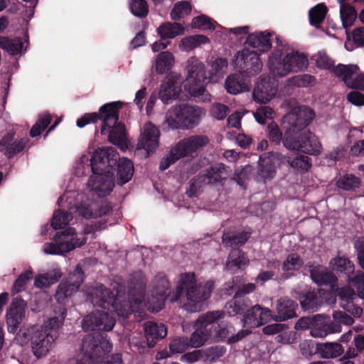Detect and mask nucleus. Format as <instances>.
<instances>
[{
    "label": "nucleus",
    "instance_id": "1",
    "mask_svg": "<svg viewBox=\"0 0 364 364\" xmlns=\"http://www.w3.org/2000/svg\"><path fill=\"white\" fill-rule=\"evenodd\" d=\"M141 275V273H139ZM145 287L144 278L140 276L139 282L129 292V303L125 301L122 304L123 295L117 290V297L112 292L102 285L95 286L89 293V299L94 306L101 307L102 310H96L86 316L82 322V328L85 331H111L115 325V319L108 311L123 318H127L131 313L136 312L146 306L152 312H158L164 306L165 299L170 296L169 282L166 277L160 274L154 281L153 294L147 304L142 301Z\"/></svg>",
    "mask_w": 364,
    "mask_h": 364
},
{
    "label": "nucleus",
    "instance_id": "2",
    "mask_svg": "<svg viewBox=\"0 0 364 364\" xmlns=\"http://www.w3.org/2000/svg\"><path fill=\"white\" fill-rule=\"evenodd\" d=\"M118 159V154L113 147L101 148L96 150L91 160L92 175L87 183V190L97 197L109 195L114 187L112 165Z\"/></svg>",
    "mask_w": 364,
    "mask_h": 364
},
{
    "label": "nucleus",
    "instance_id": "3",
    "mask_svg": "<svg viewBox=\"0 0 364 364\" xmlns=\"http://www.w3.org/2000/svg\"><path fill=\"white\" fill-rule=\"evenodd\" d=\"M123 105L124 103L121 101L107 103L100 108V114L97 112L87 113L78 119L77 126L82 128L101 118L103 120L101 133L108 134L110 142L119 146L122 150H126L128 144L124 126L118 122L119 110Z\"/></svg>",
    "mask_w": 364,
    "mask_h": 364
},
{
    "label": "nucleus",
    "instance_id": "4",
    "mask_svg": "<svg viewBox=\"0 0 364 364\" xmlns=\"http://www.w3.org/2000/svg\"><path fill=\"white\" fill-rule=\"evenodd\" d=\"M213 282L208 281L203 285L196 283L194 273L181 274L176 282V292L171 296V302L178 301L181 307L188 312L201 311L210 297Z\"/></svg>",
    "mask_w": 364,
    "mask_h": 364
},
{
    "label": "nucleus",
    "instance_id": "5",
    "mask_svg": "<svg viewBox=\"0 0 364 364\" xmlns=\"http://www.w3.org/2000/svg\"><path fill=\"white\" fill-rule=\"evenodd\" d=\"M65 203L69 213L57 210L53 213L51 220V226L55 230L61 229L68 225L72 220L71 212L75 210L79 215L86 219L100 217L106 214L109 208L107 206L101 207L89 200L84 194L77 193L72 190H67L65 193L58 200V205H62Z\"/></svg>",
    "mask_w": 364,
    "mask_h": 364
},
{
    "label": "nucleus",
    "instance_id": "6",
    "mask_svg": "<svg viewBox=\"0 0 364 364\" xmlns=\"http://www.w3.org/2000/svg\"><path fill=\"white\" fill-rule=\"evenodd\" d=\"M184 73V90L191 96L200 98L202 101H210V95L205 88L207 78L204 63L196 57L192 56L186 61Z\"/></svg>",
    "mask_w": 364,
    "mask_h": 364
},
{
    "label": "nucleus",
    "instance_id": "7",
    "mask_svg": "<svg viewBox=\"0 0 364 364\" xmlns=\"http://www.w3.org/2000/svg\"><path fill=\"white\" fill-rule=\"evenodd\" d=\"M203 111L188 104L174 105L165 114L163 126L171 129H188L195 127L199 122Z\"/></svg>",
    "mask_w": 364,
    "mask_h": 364
},
{
    "label": "nucleus",
    "instance_id": "8",
    "mask_svg": "<svg viewBox=\"0 0 364 364\" xmlns=\"http://www.w3.org/2000/svg\"><path fill=\"white\" fill-rule=\"evenodd\" d=\"M112 344L101 335L87 334L82 341L75 356L76 364H95L105 352H109Z\"/></svg>",
    "mask_w": 364,
    "mask_h": 364
},
{
    "label": "nucleus",
    "instance_id": "9",
    "mask_svg": "<svg viewBox=\"0 0 364 364\" xmlns=\"http://www.w3.org/2000/svg\"><path fill=\"white\" fill-rule=\"evenodd\" d=\"M86 242V238L76 232L73 228L56 233L53 242L44 244L43 250L48 255H63L74 249L79 247Z\"/></svg>",
    "mask_w": 364,
    "mask_h": 364
},
{
    "label": "nucleus",
    "instance_id": "10",
    "mask_svg": "<svg viewBox=\"0 0 364 364\" xmlns=\"http://www.w3.org/2000/svg\"><path fill=\"white\" fill-rule=\"evenodd\" d=\"M283 144L289 150H298L311 155L318 154L322 151L318 138L309 130H303L295 134H291L289 129L285 132Z\"/></svg>",
    "mask_w": 364,
    "mask_h": 364
},
{
    "label": "nucleus",
    "instance_id": "11",
    "mask_svg": "<svg viewBox=\"0 0 364 364\" xmlns=\"http://www.w3.org/2000/svg\"><path fill=\"white\" fill-rule=\"evenodd\" d=\"M232 65L241 74L254 76L262 71L263 63L256 51L244 48L235 53Z\"/></svg>",
    "mask_w": 364,
    "mask_h": 364
},
{
    "label": "nucleus",
    "instance_id": "12",
    "mask_svg": "<svg viewBox=\"0 0 364 364\" xmlns=\"http://www.w3.org/2000/svg\"><path fill=\"white\" fill-rule=\"evenodd\" d=\"M315 118L314 110L306 106H296L286 114L282 120V126L286 131L289 129L291 134L301 132L302 129L309 125Z\"/></svg>",
    "mask_w": 364,
    "mask_h": 364
},
{
    "label": "nucleus",
    "instance_id": "13",
    "mask_svg": "<svg viewBox=\"0 0 364 364\" xmlns=\"http://www.w3.org/2000/svg\"><path fill=\"white\" fill-rule=\"evenodd\" d=\"M329 266L332 270L343 273L348 277V282L357 289L358 296L364 299V273L357 272L354 277H350L355 269L354 264L346 257L338 256L333 258Z\"/></svg>",
    "mask_w": 364,
    "mask_h": 364
},
{
    "label": "nucleus",
    "instance_id": "14",
    "mask_svg": "<svg viewBox=\"0 0 364 364\" xmlns=\"http://www.w3.org/2000/svg\"><path fill=\"white\" fill-rule=\"evenodd\" d=\"M288 46L281 44L274 48L268 55L267 67L274 77H285L289 75Z\"/></svg>",
    "mask_w": 364,
    "mask_h": 364
},
{
    "label": "nucleus",
    "instance_id": "15",
    "mask_svg": "<svg viewBox=\"0 0 364 364\" xmlns=\"http://www.w3.org/2000/svg\"><path fill=\"white\" fill-rule=\"evenodd\" d=\"M223 311H210L200 316L196 322V331L192 333L189 343L191 348H199L204 345L208 338L205 328L212 323L223 318Z\"/></svg>",
    "mask_w": 364,
    "mask_h": 364
},
{
    "label": "nucleus",
    "instance_id": "16",
    "mask_svg": "<svg viewBox=\"0 0 364 364\" xmlns=\"http://www.w3.org/2000/svg\"><path fill=\"white\" fill-rule=\"evenodd\" d=\"M179 74H171L163 80L159 86L158 96L164 104L181 100L185 95L182 90Z\"/></svg>",
    "mask_w": 364,
    "mask_h": 364
},
{
    "label": "nucleus",
    "instance_id": "17",
    "mask_svg": "<svg viewBox=\"0 0 364 364\" xmlns=\"http://www.w3.org/2000/svg\"><path fill=\"white\" fill-rule=\"evenodd\" d=\"M83 282V273L79 267L70 274L66 280L60 283L55 292V299L59 304H64L79 289Z\"/></svg>",
    "mask_w": 364,
    "mask_h": 364
},
{
    "label": "nucleus",
    "instance_id": "18",
    "mask_svg": "<svg viewBox=\"0 0 364 364\" xmlns=\"http://www.w3.org/2000/svg\"><path fill=\"white\" fill-rule=\"evenodd\" d=\"M296 294L297 292L294 291L293 296L299 300L301 307L306 311L313 312L317 311L318 307L323 304V301L328 304H334L336 302V299L331 293L321 289L317 291H308L305 294L299 296Z\"/></svg>",
    "mask_w": 364,
    "mask_h": 364
},
{
    "label": "nucleus",
    "instance_id": "19",
    "mask_svg": "<svg viewBox=\"0 0 364 364\" xmlns=\"http://www.w3.org/2000/svg\"><path fill=\"white\" fill-rule=\"evenodd\" d=\"M333 72L341 77L348 87L364 90V73H360L357 65L340 64L333 69Z\"/></svg>",
    "mask_w": 364,
    "mask_h": 364
},
{
    "label": "nucleus",
    "instance_id": "20",
    "mask_svg": "<svg viewBox=\"0 0 364 364\" xmlns=\"http://www.w3.org/2000/svg\"><path fill=\"white\" fill-rule=\"evenodd\" d=\"M56 335L48 332V329H36L31 337V348L34 355L38 358L46 356L52 349Z\"/></svg>",
    "mask_w": 364,
    "mask_h": 364
},
{
    "label": "nucleus",
    "instance_id": "21",
    "mask_svg": "<svg viewBox=\"0 0 364 364\" xmlns=\"http://www.w3.org/2000/svg\"><path fill=\"white\" fill-rule=\"evenodd\" d=\"M160 132L152 123L147 122L143 127L137 144V150H144V156L148 157L159 146Z\"/></svg>",
    "mask_w": 364,
    "mask_h": 364
},
{
    "label": "nucleus",
    "instance_id": "22",
    "mask_svg": "<svg viewBox=\"0 0 364 364\" xmlns=\"http://www.w3.org/2000/svg\"><path fill=\"white\" fill-rule=\"evenodd\" d=\"M277 92V81L269 76H261L256 82L252 95L255 102L266 104L276 96Z\"/></svg>",
    "mask_w": 364,
    "mask_h": 364
},
{
    "label": "nucleus",
    "instance_id": "23",
    "mask_svg": "<svg viewBox=\"0 0 364 364\" xmlns=\"http://www.w3.org/2000/svg\"><path fill=\"white\" fill-rule=\"evenodd\" d=\"M27 304L19 298L12 300L6 311V323L9 333H15L21 323L26 314Z\"/></svg>",
    "mask_w": 364,
    "mask_h": 364
},
{
    "label": "nucleus",
    "instance_id": "24",
    "mask_svg": "<svg viewBox=\"0 0 364 364\" xmlns=\"http://www.w3.org/2000/svg\"><path fill=\"white\" fill-rule=\"evenodd\" d=\"M226 177L225 167L223 164H220L218 166L211 168L208 173L205 176H202L198 180L190 183L189 188L187 190L186 193L190 196H196L200 188V182L204 183H215Z\"/></svg>",
    "mask_w": 364,
    "mask_h": 364
},
{
    "label": "nucleus",
    "instance_id": "25",
    "mask_svg": "<svg viewBox=\"0 0 364 364\" xmlns=\"http://www.w3.org/2000/svg\"><path fill=\"white\" fill-rule=\"evenodd\" d=\"M271 320H272V314L270 309L255 305L247 311L242 321L245 328H255Z\"/></svg>",
    "mask_w": 364,
    "mask_h": 364
},
{
    "label": "nucleus",
    "instance_id": "26",
    "mask_svg": "<svg viewBox=\"0 0 364 364\" xmlns=\"http://www.w3.org/2000/svg\"><path fill=\"white\" fill-rule=\"evenodd\" d=\"M209 140L205 136H192L178 142L173 147V152L178 156L182 158L198 150L208 143Z\"/></svg>",
    "mask_w": 364,
    "mask_h": 364
},
{
    "label": "nucleus",
    "instance_id": "27",
    "mask_svg": "<svg viewBox=\"0 0 364 364\" xmlns=\"http://www.w3.org/2000/svg\"><path fill=\"white\" fill-rule=\"evenodd\" d=\"M280 154L278 153L265 154L259 161V175L264 181L272 178L279 164Z\"/></svg>",
    "mask_w": 364,
    "mask_h": 364
},
{
    "label": "nucleus",
    "instance_id": "28",
    "mask_svg": "<svg viewBox=\"0 0 364 364\" xmlns=\"http://www.w3.org/2000/svg\"><path fill=\"white\" fill-rule=\"evenodd\" d=\"M273 35L267 31L254 32L247 37L245 44L262 53H266L272 47L271 38Z\"/></svg>",
    "mask_w": 364,
    "mask_h": 364
},
{
    "label": "nucleus",
    "instance_id": "29",
    "mask_svg": "<svg viewBox=\"0 0 364 364\" xmlns=\"http://www.w3.org/2000/svg\"><path fill=\"white\" fill-rule=\"evenodd\" d=\"M341 299V306L346 311L351 314L354 317L359 318L363 314V309L355 306L352 301L355 297V291L350 287H344L338 291Z\"/></svg>",
    "mask_w": 364,
    "mask_h": 364
},
{
    "label": "nucleus",
    "instance_id": "30",
    "mask_svg": "<svg viewBox=\"0 0 364 364\" xmlns=\"http://www.w3.org/2000/svg\"><path fill=\"white\" fill-rule=\"evenodd\" d=\"M296 307L297 304L288 298L278 299L276 305L277 314L272 315V320L277 322L284 321L295 317Z\"/></svg>",
    "mask_w": 364,
    "mask_h": 364
},
{
    "label": "nucleus",
    "instance_id": "31",
    "mask_svg": "<svg viewBox=\"0 0 364 364\" xmlns=\"http://www.w3.org/2000/svg\"><path fill=\"white\" fill-rule=\"evenodd\" d=\"M28 39L26 37L24 41L19 38L9 39L5 36H0V48L10 55H21L26 50L28 46Z\"/></svg>",
    "mask_w": 364,
    "mask_h": 364
},
{
    "label": "nucleus",
    "instance_id": "32",
    "mask_svg": "<svg viewBox=\"0 0 364 364\" xmlns=\"http://www.w3.org/2000/svg\"><path fill=\"white\" fill-rule=\"evenodd\" d=\"M145 336L148 346H154L156 341L164 338L167 334V328L163 323L146 322L144 323Z\"/></svg>",
    "mask_w": 364,
    "mask_h": 364
},
{
    "label": "nucleus",
    "instance_id": "33",
    "mask_svg": "<svg viewBox=\"0 0 364 364\" xmlns=\"http://www.w3.org/2000/svg\"><path fill=\"white\" fill-rule=\"evenodd\" d=\"M289 74L305 70L309 65L307 57L301 53L292 50L288 46Z\"/></svg>",
    "mask_w": 364,
    "mask_h": 364
},
{
    "label": "nucleus",
    "instance_id": "34",
    "mask_svg": "<svg viewBox=\"0 0 364 364\" xmlns=\"http://www.w3.org/2000/svg\"><path fill=\"white\" fill-rule=\"evenodd\" d=\"M184 27L178 23L165 22L156 29V33L161 40L173 39L184 33Z\"/></svg>",
    "mask_w": 364,
    "mask_h": 364
},
{
    "label": "nucleus",
    "instance_id": "35",
    "mask_svg": "<svg viewBox=\"0 0 364 364\" xmlns=\"http://www.w3.org/2000/svg\"><path fill=\"white\" fill-rule=\"evenodd\" d=\"M311 277L318 285L325 284L333 287L337 282L336 277L322 266H316L311 269Z\"/></svg>",
    "mask_w": 364,
    "mask_h": 364
},
{
    "label": "nucleus",
    "instance_id": "36",
    "mask_svg": "<svg viewBox=\"0 0 364 364\" xmlns=\"http://www.w3.org/2000/svg\"><path fill=\"white\" fill-rule=\"evenodd\" d=\"M14 139V134L11 133L5 136L0 141V146L6 149V155L9 157H13L16 154L21 151L25 147L28 139H21L11 143Z\"/></svg>",
    "mask_w": 364,
    "mask_h": 364
},
{
    "label": "nucleus",
    "instance_id": "37",
    "mask_svg": "<svg viewBox=\"0 0 364 364\" xmlns=\"http://www.w3.org/2000/svg\"><path fill=\"white\" fill-rule=\"evenodd\" d=\"M225 87L227 92L232 95H237L240 92L249 91L250 83L246 80H240V75L235 74L229 75L225 83Z\"/></svg>",
    "mask_w": 364,
    "mask_h": 364
},
{
    "label": "nucleus",
    "instance_id": "38",
    "mask_svg": "<svg viewBox=\"0 0 364 364\" xmlns=\"http://www.w3.org/2000/svg\"><path fill=\"white\" fill-rule=\"evenodd\" d=\"M235 328L232 325H227L217 331L216 336L220 339L228 338L227 343L232 344L238 342L251 333L247 328L240 330L236 334H233Z\"/></svg>",
    "mask_w": 364,
    "mask_h": 364
},
{
    "label": "nucleus",
    "instance_id": "39",
    "mask_svg": "<svg viewBox=\"0 0 364 364\" xmlns=\"http://www.w3.org/2000/svg\"><path fill=\"white\" fill-rule=\"evenodd\" d=\"M134 173V165L132 162L127 158L119 159L117 182L119 185H124L129 182Z\"/></svg>",
    "mask_w": 364,
    "mask_h": 364
},
{
    "label": "nucleus",
    "instance_id": "40",
    "mask_svg": "<svg viewBox=\"0 0 364 364\" xmlns=\"http://www.w3.org/2000/svg\"><path fill=\"white\" fill-rule=\"evenodd\" d=\"M210 43V39L204 35H193L183 38L178 43L181 51L189 52L202 45Z\"/></svg>",
    "mask_w": 364,
    "mask_h": 364
},
{
    "label": "nucleus",
    "instance_id": "41",
    "mask_svg": "<svg viewBox=\"0 0 364 364\" xmlns=\"http://www.w3.org/2000/svg\"><path fill=\"white\" fill-rule=\"evenodd\" d=\"M346 0H338V2L340 4V16L343 28L346 29V33L347 37L349 38L347 28L351 26L357 18V12L352 6L346 4Z\"/></svg>",
    "mask_w": 364,
    "mask_h": 364
},
{
    "label": "nucleus",
    "instance_id": "42",
    "mask_svg": "<svg viewBox=\"0 0 364 364\" xmlns=\"http://www.w3.org/2000/svg\"><path fill=\"white\" fill-rule=\"evenodd\" d=\"M248 262L249 260L240 250L234 249L229 255L226 263V268L230 272H235L246 267Z\"/></svg>",
    "mask_w": 364,
    "mask_h": 364
},
{
    "label": "nucleus",
    "instance_id": "43",
    "mask_svg": "<svg viewBox=\"0 0 364 364\" xmlns=\"http://www.w3.org/2000/svg\"><path fill=\"white\" fill-rule=\"evenodd\" d=\"M175 64V58L169 51H162L156 58L155 69L159 74H164L171 70Z\"/></svg>",
    "mask_w": 364,
    "mask_h": 364
},
{
    "label": "nucleus",
    "instance_id": "44",
    "mask_svg": "<svg viewBox=\"0 0 364 364\" xmlns=\"http://www.w3.org/2000/svg\"><path fill=\"white\" fill-rule=\"evenodd\" d=\"M55 314L58 316L48 318L44 322L40 328L41 330L48 329V332L53 334L55 332L63 323L64 319L67 314V310L65 307H60L58 311L55 310Z\"/></svg>",
    "mask_w": 364,
    "mask_h": 364
},
{
    "label": "nucleus",
    "instance_id": "45",
    "mask_svg": "<svg viewBox=\"0 0 364 364\" xmlns=\"http://www.w3.org/2000/svg\"><path fill=\"white\" fill-rule=\"evenodd\" d=\"M318 353L323 358H334L341 355L344 349L343 346L336 342H329L321 344L317 348Z\"/></svg>",
    "mask_w": 364,
    "mask_h": 364
},
{
    "label": "nucleus",
    "instance_id": "46",
    "mask_svg": "<svg viewBox=\"0 0 364 364\" xmlns=\"http://www.w3.org/2000/svg\"><path fill=\"white\" fill-rule=\"evenodd\" d=\"M314 323H312L310 333L314 338H324L329 334L328 330L327 318L322 315L314 316Z\"/></svg>",
    "mask_w": 364,
    "mask_h": 364
},
{
    "label": "nucleus",
    "instance_id": "47",
    "mask_svg": "<svg viewBox=\"0 0 364 364\" xmlns=\"http://www.w3.org/2000/svg\"><path fill=\"white\" fill-rule=\"evenodd\" d=\"M228 61L224 58H217L210 65L209 70L210 80L211 82H217L222 78L227 71Z\"/></svg>",
    "mask_w": 364,
    "mask_h": 364
},
{
    "label": "nucleus",
    "instance_id": "48",
    "mask_svg": "<svg viewBox=\"0 0 364 364\" xmlns=\"http://www.w3.org/2000/svg\"><path fill=\"white\" fill-rule=\"evenodd\" d=\"M191 27L202 31H209L215 30L218 27L220 28V26L208 16L201 14L192 19Z\"/></svg>",
    "mask_w": 364,
    "mask_h": 364
},
{
    "label": "nucleus",
    "instance_id": "49",
    "mask_svg": "<svg viewBox=\"0 0 364 364\" xmlns=\"http://www.w3.org/2000/svg\"><path fill=\"white\" fill-rule=\"evenodd\" d=\"M250 233L247 232L232 234L226 232L223 235V242L228 247L242 245L247 240Z\"/></svg>",
    "mask_w": 364,
    "mask_h": 364
},
{
    "label": "nucleus",
    "instance_id": "50",
    "mask_svg": "<svg viewBox=\"0 0 364 364\" xmlns=\"http://www.w3.org/2000/svg\"><path fill=\"white\" fill-rule=\"evenodd\" d=\"M92 159L93 156L90 158V152L83 154L75 163L74 174L77 177L83 176L88 171L89 166L91 167V160Z\"/></svg>",
    "mask_w": 364,
    "mask_h": 364
},
{
    "label": "nucleus",
    "instance_id": "51",
    "mask_svg": "<svg viewBox=\"0 0 364 364\" xmlns=\"http://www.w3.org/2000/svg\"><path fill=\"white\" fill-rule=\"evenodd\" d=\"M327 9L323 4H318L310 9L309 12L311 25L318 26L325 18Z\"/></svg>",
    "mask_w": 364,
    "mask_h": 364
},
{
    "label": "nucleus",
    "instance_id": "52",
    "mask_svg": "<svg viewBox=\"0 0 364 364\" xmlns=\"http://www.w3.org/2000/svg\"><path fill=\"white\" fill-rule=\"evenodd\" d=\"M360 183V178L352 174H346L341 176L336 182L337 186L339 188L346 191H351L358 188Z\"/></svg>",
    "mask_w": 364,
    "mask_h": 364
},
{
    "label": "nucleus",
    "instance_id": "53",
    "mask_svg": "<svg viewBox=\"0 0 364 364\" xmlns=\"http://www.w3.org/2000/svg\"><path fill=\"white\" fill-rule=\"evenodd\" d=\"M191 11V6L189 2L186 1L178 2L171 11V18L175 21L181 19L188 15Z\"/></svg>",
    "mask_w": 364,
    "mask_h": 364
},
{
    "label": "nucleus",
    "instance_id": "54",
    "mask_svg": "<svg viewBox=\"0 0 364 364\" xmlns=\"http://www.w3.org/2000/svg\"><path fill=\"white\" fill-rule=\"evenodd\" d=\"M129 7L132 14L139 18L146 17L149 13L146 0H129Z\"/></svg>",
    "mask_w": 364,
    "mask_h": 364
},
{
    "label": "nucleus",
    "instance_id": "55",
    "mask_svg": "<svg viewBox=\"0 0 364 364\" xmlns=\"http://www.w3.org/2000/svg\"><path fill=\"white\" fill-rule=\"evenodd\" d=\"M51 122V117L48 113H43L38 116V121L32 127L30 131V135L32 137L37 136L41 134L48 125Z\"/></svg>",
    "mask_w": 364,
    "mask_h": 364
},
{
    "label": "nucleus",
    "instance_id": "56",
    "mask_svg": "<svg viewBox=\"0 0 364 364\" xmlns=\"http://www.w3.org/2000/svg\"><path fill=\"white\" fill-rule=\"evenodd\" d=\"M38 328L35 326H23L15 337L16 343L20 346L28 344L30 341H31V337Z\"/></svg>",
    "mask_w": 364,
    "mask_h": 364
},
{
    "label": "nucleus",
    "instance_id": "57",
    "mask_svg": "<svg viewBox=\"0 0 364 364\" xmlns=\"http://www.w3.org/2000/svg\"><path fill=\"white\" fill-rule=\"evenodd\" d=\"M287 162L291 167L301 171H308L311 167L309 157L304 155H296L294 158L288 156Z\"/></svg>",
    "mask_w": 364,
    "mask_h": 364
},
{
    "label": "nucleus",
    "instance_id": "58",
    "mask_svg": "<svg viewBox=\"0 0 364 364\" xmlns=\"http://www.w3.org/2000/svg\"><path fill=\"white\" fill-rule=\"evenodd\" d=\"M244 305L240 300V294L236 293L234 298L225 305V309L228 316H234L243 311Z\"/></svg>",
    "mask_w": 364,
    "mask_h": 364
},
{
    "label": "nucleus",
    "instance_id": "59",
    "mask_svg": "<svg viewBox=\"0 0 364 364\" xmlns=\"http://www.w3.org/2000/svg\"><path fill=\"white\" fill-rule=\"evenodd\" d=\"M304 262L296 254H290L287 256L282 264V269L284 272L295 271L299 269Z\"/></svg>",
    "mask_w": 364,
    "mask_h": 364
},
{
    "label": "nucleus",
    "instance_id": "60",
    "mask_svg": "<svg viewBox=\"0 0 364 364\" xmlns=\"http://www.w3.org/2000/svg\"><path fill=\"white\" fill-rule=\"evenodd\" d=\"M313 60L320 69L329 70L333 65V61L323 51H318L313 56Z\"/></svg>",
    "mask_w": 364,
    "mask_h": 364
},
{
    "label": "nucleus",
    "instance_id": "61",
    "mask_svg": "<svg viewBox=\"0 0 364 364\" xmlns=\"http://www.w3.org/2000/svg\"><path fill=\"white\" fill-rule=\"evenodd\" d=\"M253 114L259 124H264L267 119L273 118L274 112L271 107L265 106L258 108Z\"/></svg>",
    "mask_w": 364,
    "mask_h": 364
},
{
    "label": "nucleus",
    "instance_id": "62",
    "mask_svg": "<svg viewBox=\"0 0 364 364\" xmlns=\"http://www.w3.org/2000/svg\"><path fill=\"white\" fill-rule=\"evenodd\" d=\"M32 274L31 269L22 273L14 282L11 289L12 293L14 294L23 290L27 282L31 279Z\"/></svg>",
    "mask_w": 364,
    "mask_h": 364
},
{
    "label": "nucleus",
    "instance_id": "63",
    "mask_svg": "<svg viewBox=\"0 0 364 364\" xmlns=\"http://www.w3.org/2000/svg\"><path fill=\"white\" fill-rule=\"evenodd\" d=\"M220 31L229 36L230 38H231L230 36L232 35L235 38H242L246 34H247L250 31V27L248 26H238L232 28H226L220 26Z\"/></svg>",
    "mask_w": 364,
    "mask_h": 364
},
{
    "label": "nucleus",
    "instance_id": "64",
    "mask_svg": "<svg viewBox=\"0 0 364 364\" xmlns=\"http://www.w3.org/2000/svg\"><path fill=\"white\" fill-rule=\"evenodd\" d=\"M170 350L173 353H181L191 347L186 338H178L173 340L170 343Z\"/></svg>",
    "mask_w": 364,
    "mask_h": 364
}]
</instances>
